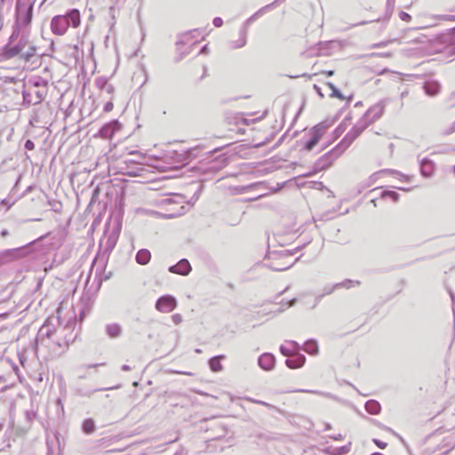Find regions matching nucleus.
<instances>
[{
    "instance_id": "32",
    "label": "nucleus",
    "mask_w": 455,
    "mask_h": 455,
    "mask_svg": "<svg viewBox=\"0 0 455 455\" xmlns=\"http://www.w3.org/2000/svg\"><path fill=\"white\" fill-rule=\"evenodd\" d=\"M116 237L115 235H110L108 238V241L106 243L107 249H109V250L113 249L116 244Z\"/></svg>"
},
{
    "instance_id": "14",
    "label": "nucleus",
    "mask_w": 455,
    "mask_h": 455,
    "mask_svg": "<svg viewBox=\"0 0 455 455\" xmlns=\"http://www.w3.org/2000/svg\"><path fill=\"white\" fill-rule=\"evenodd\" d=\"M322 136L321 128L315 127L312 131L311 138L306 142L305 148L307 150H312L314 147L319 142Z\"/></svg>"
},
{
    "instance_id": "18",
    "label": "nucleus",
    "mask_w": 455,
    "mask_h": 455,
    "mask_svg": "<svg viewBox=\"0 0 455 455\" xmlns=\"http://www.w3.org/2000/svg\"><path fill=\"white\" fill-rule=\"evenodd\" d=\"M365 410L368 413L377 415L380 412L381 406L376 400H369L365 403Z\"/></svg>"
},
{
    "instance_id": "30",
    "label": "nucleus",
    "mask_w": 455,
    "mask_h": 455,
    "mask_svg": "<svg viewBox=\"0 0 455 455\" xmlns=\"http://www.w3.org/2000/svg\"><path fill=\"white\" fill-rule=\"evenodd\" d=\"M330 88L331 89V96L337 97L339 99H343V95L339 92V89H337L332 84H328Z\"/></svg>"
},
{
    "instance_id": "25",
    "label": "nucleus",
    "mask_w": 455,
    "mask_h": 455,
    "mask_svg": "<svg viewBox=\"0 0 455 455\" xmlns=\"http://www.w3.org/2000/svg\"><path fill=\"white\" fill-rule=\"evenodd\" d=\"M270 5H266L259 9L258 12H256L253 15H251L243 24V27H246V29L248 28V26L255 20L259 15H261L267 9H268Z\"/></svg>"
},
{
    "instance_id": "64",
    "label": "nucleus",
    "mask_w": 455,
    "mask_h": 455,
    "mask_svg": "<svg viewBox=\"0 0 455 455\" xmlns=\"http://www.w3.org/2000/svg\"><path fill=\"white\" fill-rule=\"evenodd\" d=\"M452 129L455 131V124H453V128Z\"/></svg>"
},
{
    "instance_id": "1",
    "label": "nucleus",
    "mask_w": 455,
    "mask_h": 455,
    "mask_svg": "<svg viewBox=\"0 0 455 455\" xmlns=\"http://www.w3.org/2000/svg\"><path fill=\"white\" fill-rule=\"evenodd\" d=\"M387 104V100H382L368 109L364 119L358 122L350 132H348L340 143L334 148L336 156H340L353 141L367 128L372 122L379 118Z\"/></svg>"
},
{
    "instance_id": "53",
    "label": "nucleus",
    "mask_w": 455,
    "mask_h": 455,
    "mask_svg": "<svg viewBox=\"0 0 455 455\" xmlns=\"http://www.w3.org/2000/svg\"><path fill=\"white\" fill-rule=\"evenodd\" d=\"M408 94V92H403L401 93V97L403 98Z\"/></svg>"
},
{
    "instance_id": "38",
    "label": "nucleus",
    "mask_w": 455,
    "mask_h": 455,
    "mask_svg": "<svg viewBox=\"0 0 455 455\" xmlns=\"http://www.w3.org/2000/svg\"><path fill=\"white\" fill-rule=\"evenodd\" d=\"M373 443L380 449H385L387 447V443L379 439H373Z\"/></svg>"
},
{
    "instance_id": "41",
    "label": "nucleus",
    "mask_w": 455,
    "mask_h": 455,
    "mask_svg": "<svg viewBox=\"0 0 455 455\" xmlns=\"http://www.w3.org/2000/svg\"><path fill=\"white\" fill-rule=\"evenodd\" d=\"M26 417L28 421H32L33 419L36 417V412L33 411H28L26 412Z\"/></svg>"
},
{
    "instance_id": "58",
    "label": "nucleus",
    "mask_w": 455,
    "mask_h": 455,
    "mask_svg": "<svg viewBox=\"0 0 455 455\" xmlns=\"http://www.w3.org/2000/svg\"><path fill=\"white\" fill-rule=\"evenodd\" d=\"M398 189H402V190H404V191H409L410 189L409 188H403L401 187H397Z\"/></svg>"
},
{
    "instance_id": "57",
    "label": "nucleus",
    "mask_w": 455,
    "mask_h": 455,
    "mask_svg": "<svg viewBox=\"0 0 455 455\" xmlns=\"http://www.w3.org/2000/svg\"><path fill=\"white\" fill-rule=\"evenodd\" d=\"M195 352H196V353H197V354H201V353H202V350H201L200 348H196V349L195 350Z\"/></svg>"
},
{
    "instance_id": "36",
    "label": "nucleus",
    "mask_w": 455,
    "mask_h": 455,
    "mask_svg": "<svg viewBox=\"0 0 455 455\" xmlns=\"http://www.w3.org/2000/svg\"><path fill=\"white\" fill-rule=\"evenodd\" d=\"M25 148L27 150H33L35 148V143L31 140H26Z\"/></svg>"
},
{
    "instance_id": "55",
    "label": "nucleus",
    "mask_w": 455,
    "mask_h": 455,
    "mask_svg": "<svg viewBox=\"0 0 455 455\" xmlns=\"http://www.w3.org/2000/svg\"><path fill=\"white\" fill-rule=\"evenodd\" d=\"M180 374H185V375H188V376H191L192 374L190 372H185V371H181L180 372Z\"/></svg>"
},
{
    "instance_id": "46",
    "label": "nucleus",
    "mask_w": 455,
    "mask_h": 455,
    "mask_svg": "<svg viewBox=\"0 0 455 455\" xmlns=\"http://www.w3.org/2000/svg\"><path fill=\"white\" fill-rule=\"evenodd\" d=\"M109 13L111 15V17L114 19L115 18V8L114 7H110L109 9Z\"/></svg>"
},
{
    "instance_id": "4",
    "label": "nucleus",
    "mask_w": 455,
    "mask_h": 455,
    "mask_svg": "<svg viewBox=\"0 0 455 455\" xmlns=\"http://www.w3.org/2000/svg\"><path fill=\"white\" fill-rule=\"evenodd\" d=\"M34 1L31 0H17L16 1V29L12 32L10 39L13 40L18 36L17 29L21 27H28L30 25L33 17Z\"/></svg>"
},
{
    "instance_id": "16",
    "label": "nucleus",
    "mask_w": 455,
    "mask_h": 455,
    "mask_svg": "<svg viewBox=\"0 0 455 455\" xmlns=\"http://www.w3.org/2000/svg\"><path fill=\"white\" fill-rule=\"evenodd\" d=\"M27 46L28 48L26 50L24 49L19 58L24 61H30L31 59L36 55V46L29 42Z\"/></svg>"
},
{
    "instance_id": "44",
    "label": "nucleus",
    "mask_w": 455,
    "mask_h": 455,
    "mask_svg": "<svg viewBox=\"0 0 455 455\" xmlns=\"http://www.w3.org/2000/svg\"><path fill=\"white\" fill-rule=\"evenodd\" d=\"M331 438L333 440H343L344 436L341 434H339L337 435H331Z\"/></svg>"
},
{
    "instance_id": "62",
    "label": "nucleus",
    "mask_w": 455,
    "mask_h": 455,
    "mask_svg": "<svg viewBox=\"0 0 455 455\" xmlns=\"http://www.w3.org/2000/svg\"><path fill=\"white\" fill-rule=\"evenodd\" d=\"M98 365H99V364H93V365H92L91 367H96V366H98Z\"/></svg>"
},
{
    "instance_id": "26",
    "label": "nucleus",
    "mask_w": 455,
    "mask_h": 455,
    "mask_svg": "<svg viewBox=\"0 0 455 455\" xmlns=\"http://www.w3.org/2000/svg\"><path fill=\"white\" fill-rule=\"evenodd\" d=\"M83 430L86 434H92L95 430L94 421L92 419H87L83 423Z\"/></svg>"
},
{
    "instance_id": "51",
    "label": "nucleus",
    "mask_w": 455,
    "mask_h": 455,
    "mask_svg": "<svg viewBox=\"0 0 455 455\" xmlns=\"http://www.w3.org/2000/svg\"><path fill=\"white\" fill-rule=\"evenodd\" d=\"M341 450H342V451H344V452H347V451H348V447H347V446H343V447L341 448Z\"/></svg>"
},
{
    "instance_id": "31",
    "label": "nucleus",
    "mask_w": 455,
    "mask_h": 455,
    "mask_svg": "<svg viewBox=\"0 0 455 455\" xmlns=\"http://www.w3.org/2000/svg\"><path fill=\"white\" fill-rule=\"evenodd\" d=\"M103 92L107 93L109 98L113 99V94L115 92V87L111 84H108V85L102 90Z\"/></svg>"
},
{
    "instance_id": "35",
    "label": "nucleus",
    "mask_w": 455,
    "mask_h": 455,
    "mask_svg": "<svg viewBox=\"0 0 455 455\" xmlns=\"http://www.w3.org/2000/svg\"><path fill=\"white\" fill-rule=\"evenodd\" d=\"M172 319L175 324H180L183 320L182 315L180 314L172 315Z\"/></svg>"
},
{
    "instance_id": "52",
    "label": "nucleus",
    "mask_w": 455,
    "mask_h": 455,
    "mask_svg": "<svg viewBox=\"0 0 455 455\" xmlns=\"http://www.w3.org/2000/svg\"><path fill=\"white\" fill-rule=\"evenodd\" d=\"M333 73L334 72L332 70H330V71L327 72V76H331L333 75Z\"/></svg>"
},
{
    "instance_id": "27",
    "label": "nucleus",
    "mask_w": 455,
    "mask_h": 455,
    "mask_svg": "<svg viewBox=\"0 0 455 455\" xmlns=\"http://www.w3.org/2000/svg\"><path fill=\"white\" fill-rule=\"evenodd\" d=\"M381 197H389L392 201L397 202L399 199V194L395 191L387 190L381 193Z\"/></svg>"
},
{
    "instance_id": "40",
    "label": "nucleus",
    "mask_w": 455,
    "mask_h": 455,
    "mask_svg": "<svg viewBox=\"0 0 455 455\" xmlns=\"http://www.w3.org/2000/svg\"><path fill=\"white\" fill-rule=\"evenodd\" d=\"M337 288H334V284L331 286V287H325L324 288V292L322 294V297L326 295V294H331Z\"/></svg>"
},
{
    "instance_id": "12",
    "label": "nucleus",
    "mask_w": 455,
    "mask_h": 455,
    "mask_svg": "<svg viewBox=\"0 0 455 455\" xmlns=\"http://www.w3.org/2000/svg\"><path fill=\"white\" fill-rule=\"evenodd\" d=\"M435 171V164L428 158H424L420 162V172L424 177H431Z\"/></svg>"
},
{
    "instance_id": "10",
    "label": "nucleus",
    "mask_w": 455,
    "mask_h": 455,
    "mask_svg": "<svg viewBox=\"0 0 455 455\" xmlns=\"http://www.w3.org/2000/svg\"><path fill=\"white\" fill-rule=\"evenodd\" d=\"M258 364L264 371H271L275 367V358L270 353H264L259 357Z\"/></svg>"
},
{
    "instance_id": "28",
    "label": "nucleus",
    "mask_w": 455,
    "mask_h": 455,
    "mask_svg": "<svg viewBox=\"0 0 455 455\" xmlns=\"http://www.w3.org/2000/svg\"><path fill=\"white\" fill-rule=\"evenodd\" d=\"M97 88L102 91L108 84V81L105 77H99L95 81Z\"/></svg>"
},
{
    "instance_id": "23",
    "label": "nucleus",
    "mask_w": 455,
    "mask_h": 455,
    "mask_svg": "<svg viewBox=\"0 0 455 455\" xmlns=\"http://www.w3.org/2000/svg\"><path fill=\"white\" fill-rule=\"evenodd\" d=\"M304 350L307 354L315 355L318 352V346L315 340H307L304 345Z\"/></svg>"
},
{
    "instance_id": "11",
    "label": "nucleus",
    "mask_w": 455,
    "mask_h": 455,
    "mask_svg": "<svg viewBox=\"0 0 455 455\" xmlns=\"http://www.w3.org/2000/svg\"><path fill=\"white\" fill-rule=\"evenodd\" d=\"M423 89L427 95L434 97L440 92L441 85L437 81L430 80L424 83Z\"/></svg>"
},
{
    "instance_id": "22",
    "label": "nucleus",
    "mask_w": 455,
    "mask_h": 455,
    "mask_svg": "<svg viewBox=\"0 0 455 455\" xmlns=\"http://www.w3.org/2000/svg\"><path fill=\"white\" fill-rule=\"evenodd\" d=\"M53 332L54 330L49 324L45 323L39 329L37 339H43L44 337L50 339Z\"/></svg>"
},
{
    "instance_id": "39",
    "label": "nucleus",
    "mask_w": 455,
    "mask_h": 455,
    "mask_svg": "<svg viewBox=\"0 0 455 455\" xmlns=\"http://www.w3.org/2000/svg\"><path fill=\"white\" fill-rule=\"evenodd\" d=\"M212 23H213V25H214L215 27L220 28V27H221V26H222V24H223V20H222V19H221V18H220V17H216V18H214V19H213Z\"/></svg>"
},
{
    "instance_id": "19",
    "label": "nucleus",
    "mask_w": 455,
    "mask_h": 455,
    "mask_svg": "<svg viewBox=\"0 0 455 455\" xmlns=\"http://www.w3.org/2000/svg\"><path fill=\"white\" fill-rule=\"evenodd\" d=\"M106 332L110 338H117L122 334V327L118 323L108 324Z\"/></svg>"
},
{
    "instance_id": "49",
    "label": "nucleus",
    "mask_w": 455,
    "mask_h": 455,
    "mask_svg": "<svg viewBox=\"0 0 455 455\" xmlns=\"http://www.w3.org/2000/svg\"><path fill=\"white\" fill-rule=\"evenodd\" d=\"M206 52H207V46H206V45H204V46L201 49L200 53H206Z\"/></svg>"
},
{
    "instance_id": "61",
    "label": "nucleus",
    "mask_w": 455,
    "mask_h": 455,
    "mask_svg": "<svg viewBox=\"0 0 455 455\" xmlns=\"http://www.w3.org/2000/svg\"><path fill=\"white\" fill-rule=\"evenodd\" d=\"M111 2H113L114 4H116L119 0H110Z\"/></svg>"
},
{
    "instance_id": "59",
    "label": "nucleus",
    "mask_w": 455,
    "mask_h": 455,
    "mask_svg": "<svg viewBox=\"0 0 455 455\" xmlns=\"http://www.w3.org/2000/svg\"><path fill=\"white\" fill-rule=\"evenodd\" d=\"M371 455H383V454H382V453H379V452H375V453H373V454H371Z\"/></svg>"
},
{
    "instance_id": "60",
    "label": "nucleus",
    "mask_w": 455,
    "mask_h": 455,
    "mask_svg": "<svg viewBox=\"0 0 455 455\" xmlns=\"http://www.w3.org/2000/svg\"><path fill=\"white\" fill-rule=\"evenodd\" d=\"M314 88L315 89V91H318V90H319L318 86H317V85H315V84L314 85Z\"/></svg>"
},
{
    "instance_id": "45",
    "label": "nucleus",
    "mask_w": 455,
    "mask_h": 455,
    "mask_svg": "<svg viewBox=\"0 0 455 455\" xmlns=\"http://www.w3.org/2000/svg\"><path fill=\"white\" fill-rule=\"evenodd\" d=\"M295 302H296V299H293L290 300V301L287 303L286 307H292V306L295 304Z\"/></svg>"
},
{
    "instance_id": "13",
    "label": "nucleus",
    "mask_w": 455,
    "mask_h": 455,
    "mask_svg": "<svg viewBox=\"0 0 455 455\" xmlns=\"http://www.w3.org/2000/svg\"><path fill=\"white\" fill-rule=\"evenodd\" d=\"M305 362H306V357L303 355L298 354V355H295L293 357H290V358L286 359L285 364L290 369H297V368H300L301 366H303Z\"/></svg>"
},
{
    "instance_id": "54",
    "label": "nucleus",
    "mask_w": 455,
    "mask_h": 455,
    "mask_svg": "<svg viewBox=\"0 0 455 455\" xmlns=\"http://www.w3.org/2000/svg\"><path fill=\"white\" fill-rule=\"evenodd\" d=\"M291 344L293 347H298V343H297V342H295V341H291Z\"/></svg>"
},
{
    "instance_id": "2",
    "label": "nucleus",
    "mask_w": 455,
    "mask_h": 455,
    "mask_svg": "<svg viewBox=\"0 0 455 455\" xmlns=\"http://www.w3.org/2000/svg\"><path fill=\"white\" fill-rule=\"evenodd\" d=\"M299 257L294 258V253L290 250H280L267 253V266L275 271H284L292 267Z\"/></svg>"
},
{
    "instance_id": "20",
    "label": "nucleus",
    "mask_w": 455,
    "mask_h": 455,
    "mask_svg": "<svg viewBox=\"0 0 455 455\" xmlns=\"http://www.w3.org/2000/svg\"><path fill=\"white\" fill-rule=\"evenodd\" d=\"M224 358V355H217L211 358L209 360V366L211 370L214 372L220 371L223 369L222 364L220 363V360Z\"/></svg>"
},
{
    "instance_id": "33",
    "label": "nucleus",
    "mask_w": 455,
    "mask_h": 455,
    "mask_svg": "<svg viewBox=\"0 0 455 455\" xmlns=\"http://www.w3.org/2000/svg\"><path fill=\"white\" fill-rule=\"evenodd\" d=\"M112 98H109V100L104 104L103 106V110L106 112V113H108L110 111H112L113 108H114V105H113V102H112Z\"/></svg>"
},
{
    "instance_id": "8",
    "label": "nucleus",
    "mask_w": 455,
    "mask_h": 455,
    "mask_svg": "<svg viewBox=\"0 0 455 455\" xmlns=\"http://www.w3.org/2000/svg\"><path fill=\"white\" fill-rule=\"evenodd\" d=\"M20 249H9L0 252V267L20 258Z\"/></svg>"
},
{
    "instance_id": "6",
    "label": "nucleus",
    "mask_w": 455,
    "mask_h": 455,
    "mask_svg": "<svg viewBox=\"0 0 455 455\" xmlns=\"http://www.w3.org/2000/svg\"><path fill=\"white\" fill-rule=\"evenodd\" d=\"M177 307V300L172 295H164L156 302V308L161 313H170Z\"/></svg>"
},
{
    "instance_id": "37",
    "label": "nucleus",
    "mask_w": 455,
    "mask_h": 455,
    "mask_svg": "<svg viewBox=\"0 0 455 455\" xmlns=\"http://www.w3.org/2000/svg\"><path fill=\"white\" fill-rule=\"evenodd\" d=\"M280 352L284 355V356H291V351L289 348H287L285 346L282 345L280 347Z\"/></svg>"
},
{
    "instance_id": "34",
    "label": "nucleus",
    "mask_w": 455,
    "mask_h": 455,
    "mask_svg": "<svg viewBox=\"0 0 455 455\" xmlns=\"http://www.w3.org/2000/svg\"><path fill=\"white\" fill-rule=\"evenodd\" d=\"M399 18H400L402 20H403V21H407V22H409V21H411V16L409 13H407V12H403V11H401V12H399Z\"/></svg>"
},
{
    "instance_id": "17",
    "label": "nucleus",
    "mask_w": 455,
    "mask_h": 455,
    "mask_svg": "<svg viewBox=\"0 0 455 455\" xmlns=\"http://www.w3.org/2000/svg\"><path fill=\"white\" fill-rule=\"evenodd\" d=\"M136 261L140 265H146L150 261L151 253L147 249H140L136 254Z\"/></svg>"
},
{
    "instance_id": "7",
    "label": "nucleus",
    "mask_w": 455,
    "mask_h": 455,
    "mask_svg": "<svg viewBox=\"0 0 455 455\" xmlns=\"http://www.w3.org/2000/svg\"><path fill=\"white\" fill-rule=\"evenodd\" d=\"M121 129V124L118 120H113L106 124H104L100 130L99 133L100 137L104 139H111L114 133Z\"/></svg>"
},
{
    "instance_id": "48",
    "label": "nucleus",
    "mask_w": 455,
    "mask_h": 455,
    "mask_svg": "<svg viewBox=\"0 0 455 455\" xmlns=\"http://www.w3.org/2000/svg\"><path fill=\"white\" fill-rule=\"evenodd\" d=\"M37 95V102H40L43 100V96L40 94V92H36Z\"/></svg>"
},
{
    "instance_id": "24",
    "label": "nucleus",
    "mask_w": 455,
    "mask_h": 455,
    "mask_svg": "<svg viewBox=\"0 0 455 455\" xmlns=\"http://www.w3.org/2000/svg\"><path fill=\"white\" fill-rule=\"evenodd\" d=\"M188 37V35H182L179 37V40L177 41V50L180 52V60L182 59L188 52L186 51L182 50V46L187 44V38Z\"/></svg>"
},
{
    "instance_id": "15",
    "label": "nucleus",
    "mask_w": 455,
    "mask_h": 455,
    "mask_svg": "<svg viewBox=\"0 0 455 455\" xmlns=\"http://www.w3.org/2000/svg\"><path fill=\"white\" fill-rule=\"evenodd\" d=\"M247 43V32L246 27H243L240 30V36L237 40H233L229 42V46L231 49H239L243 47Z\"/></svg>"
},
{
    "instance_id": "63",
    "label": "nucleus",
    "mask_w": 455,
    "mask_h": 455,
    "mask_svg": "<svg viewBox=\"0 0 455 455\" xmlns=\"http://www.w3.org/2000/svg\"><path fill=\"white\" fill-rule=\"evenodd\" d=\"M387 2H395V0H387Z\"/></svg>"
},
{
    "instance_id": "47",
    "label": "nucleus",
    "mask_w": 455,
    "mask_h": 455,
    "mask_svg": "<svg viewBox=\"0 0 455 455\" xmlns=\"http://www.w3.org/2000/svg\"><path fill=\"white\" fill-rule=\"evenodd\" d=\"M122 370L127 371L131 370V367L129 365H127V364H124L122 366Z\"/></svg>"
},
{
    "instance_id": "56",
    "label": "nucleus",
    "mask_w": 455,
    "mask_h": 455,
    "mask_svg": "<svg viewBox=\"0 0 455 455\" xmlns=\"http://www.w3.org/2000/svg\"><path fill=\"white\" fill-rule=\"evenodd\" d=\"M57 403H58V404H60V405L61 406V408L63 409V406H62V403H61V400H60V398H58Z\"/></svg>"
},
{
    "instance_id": "29",
    "label": "nucleus",
    "mask_w": 455,
    "mask_h": 455,
    "mask_svg": "<svg viewBox=\"0 0 455 455\" xmlns=\"http://www.w3.org/2000/svg\"><path fill=\"white\" fill-rule=\"evenodd\" d=\"M297 392L312 393V394L320 395H323V396H325V397H331V394H329V393H324V392L317 391V390L299 389V390H297Z\"/></svg>"
},
{
    "instance_id": "50",
    "label": "nucleus",
    "mask_w": 455,
    "mask_h": 455,
    "mask_svg": "<svg viewBox=\"0 0 455 455\" xmlns=\"http://www.w3.org/2000/svg\"><path fill=\"white\" fill-rule=\"evenodd\" d=\"M331 428V424H329V423H326V424H325V427H324V430H325V431H327V430H330Z\"/></svg>"
},
{
    "instance_id": "5",
    "label": "nucleus",
    "mask_w": 455,
    "mask_h": 455,
    "mask_svg": "<svg viewBox=\"0 0 455 455\" xmlns=\"http://www.w3.org/2000/svg\"><path fill=\"white\" fill-rule=\"evenodd\" d=\"M28 38L25 36H21L18 44L15 45L7 44L4 49V56L5 59H12L16 56H20V53L28 44Z\"/></svg>"
},
{
    "instance_id": "21",
    "label": "nucleus",
    "mask_w": 455,
    "mask_h": 455,
    "mask_svg": "<svg viewBox=\"0 0 455 455\" xmlns=\"http://www.w3.org/2000/svg\"><path fill=\"white\" fill-rule=\"evenodd\" d=\"M360 283H361L360 281H357V280L346 279L343 282L335 283L334 288L350 289L351 287L359 286Z\"/></svg>"
},
{
    "instance_id": "9",
    "label": "nucleus",
    "mask_w": 455,
    "mask_h": 455,
    "mask_svg": "<svg viewBox=\"0 0 455 455\" xmlns=\"http://www.w3.org/2000/svg\"><path fill=\"white\" fill-rule=\"evenodd\" d=\"M191 269L188 260L182 259L176 265L171 266L169 267V272L181 275H188Z\"/></svg>"
},
{
    "instance_id": "43",
    "label": "nucleus",
    "mask_w": 455,
    "mask_h": 455,
    "mask_svg": "<svg viewBox=\"0 0 455 455\" xmlns=\"http://www.w3.org/2000/svg\"><path fill=\"white\" fill-rule=\"evenodd\" d=\"M249 401L252 402V403H259V404H263L265 406H269L268 403H265V402H262V401H259V400H254V399H248Z\"/></svg>"
},
{
    "instance_id": "42",
    "label": "nucleus",
    "mask_w": 455,
    "mask_h": 455,
    "mask_svg": "<svg viewBox=\"0 0 455 455\" xmlns=\"http://www.w3.org/2000/svg\"><path fill=\"white\" fill-rule=\"evenodd\" d=\"M396 175L399 176V180H405V181H408L410 180V178L406 175H403V174H401V173H398V172H395Z\"/></svg>"
},
{
    "instance_id": "3",
    "label": "nucleus",
    "mask_w": 455,
    "mask_h": 455,
    "mask_svg": "<svg viewBox=\"0 0 455 455\" xmlns=\"http://www.w3.org/2000/svg\"><path fill=\"white\" fill-rule=\"evenodd\" d=\"M70 24L73 28L80 25V12L77 9H72L66 15L54 16L51 21V29L53 34L62 36Z\"/></svg>"
}]
</instances>
